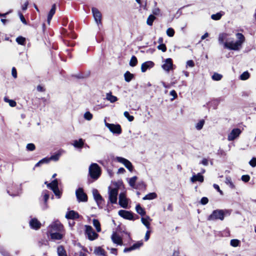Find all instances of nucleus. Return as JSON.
<instances>
[{
  "instance_id": "7ed1b4c3",
  "label": "nucleus",
  "mask_w": 256,
  "mask_h": 256,
  "mask_svg": "<svg viewBox=\"0 0 256 256\" xmlns=\"http://www.w3.org/2000/svg\"><path fill=\"white\" fill-rule=\"evenodd\" d=\"M225 216V213L222 210H214L211 214H210L207 218L208 220H223Z\"/></svg>"
},
{
  "instance_id": "bb28decb",
  "label": "nucleus",
  "mask_w": 256,
  "mask_h": 256,
  "mask_svg": "<svg viewBox=\"0 0 256 256\" xmlns=\"http://www.w3.org/2000/svg\"><path fill=\"white\" fill-rule=\"evenodd\" d=\"M72 145L76 148H82L84 145V140L82 138H80L78 140H74Z\"/></svg>"
},
{
  "instance_id": "39448f33",
  "label": "nucleus",
  "mask_w": 256,
  "mask_h": 256,
  "mask_svg": "<svg viewBox=\"0 0 256 256\" xmlns=\"http://www.w3.org/2000/svg\"><path fill=\"white\" fill-rule=\"evenodd\" d=\"M48 230L49 232H64V226L58 220H56L50 226Z\"/></svg>"
},
{
  "instance_id": "58836bf2",
  "label": "nucleus",
  "mask_w": 256,
  "mask_h": 256,
  "mask_svg": "<svg viewBox=\"0 0 256 256\" xmlns=\"http://www.w3.org/2000/svg\"><path fill=\"white\" fill-rule=\"evenodd\" d=\"M230 245L234 247H237L240 246V240L237 239H232L230 242Z\"/></svg>"
},
{
  "instance_id": "c756f323",
  "label": "nucleus",
  "mask_w": 256,
  "mask_h": 256,
  "mask_svg": "<svg viewBox=\"0 0 256 256\" xmlns=\"http://www.w3.org/2000/svg\"><path fill=\"white\" fill-rule=\"evenodd\" d=\"M122 132L121 126L119 124H113V134H120Z\"/></svg>"
},
{
  "instance_id": "f8f14e48",
  "label": "nucleus",
  "mask_w": 256,
  "mask_h": 256,
  "mask_svg": "<svg viewBox=\"0 0 256 256\" xmlns=\"http://www.w3.org/2000/svg\"><path fill=\"white\" fill-rule=\"evenodd\" d=\"M113 186H114L113 189L116 190L118 193L119 190H120V192H126L124 184L122 180L116 182H113Z\"/></svg>"
},
{
  "instance_id": "9b49d317",
  "label": "nucleus",
  "mask_w": 256,
  "mask_h": 256,
  "mask_svg": "<svg viewBox=\"0 0 256 256\" xmlns=\"http://www.w3.org/2000/svg\"><path fill=\"white\" fill-rule=\"evenodd\" d=\"M118 204L123 208H128V199L126 198V192H120Z\"/></svg>"
},
{
  "instance_id": "4d7b16f0",
  "label": "nucleus",
  "mask_w": 256,
  "mask_h": 256,
  "mask_svg": "<svg viewBox=\"0 0 256 256\" xmlns=\"http://www.w3.org/2000/svg\"><path fill=\"white\" fill-rule=\"evenodd\" d=\"M54 194H55V195L58 196V198H60V196H61V192L60 191L58 188H55V189H54L52 190Z\"/></svg>"
},
{
  "instance_id": "79ce46f5",
  "label": "nucleus",
  "mask_w": 256,
  "mask_h": 256,
  "mask_svg": "<svg viewBox=\"0 0 256 256\" xmlns=\"http://www.w3.org/2000/svg\"><path fill=\"white\" fill-rule=\"evenodd\" d=\"M222 78V76L218 73L215 72L212 76V80H220Z\"/></svg>"
},
{
  "instance_id": "8fccbe9b",
  "label": "nucleus",
  "mask_w": 256,
  "mask_h": 256,
  "mask_svg": "<svg viewBox=\"0 0 256 256\" xmlns=\"http://www.w3.org/2000/svg\"><path fill=\"white\" fill-rule=\"evenodd\" d=\"M118 192L116 190L113 189V204L117 203Z\"/></svg>"
},
{
  "instance_id": "f257e3e1",
  "label": "nucleus",
  "mask_w": 256,
  "mask_h": 256,
  "mask_svg": "<svg viewBox=\"0 0 256 256\" xmlns=\"http://www.w3.org/2000/svg\"><path fill=\"white\" fill-rule=\"evenodd\" d=\"M236 38L238 39L236 42L232 38L228 42H226L224 44V48L230 50H238L242 47V43L245 40V38L243 34L238 32L236 34Z\"/></svg>"
},
{
  "instance_id": "2eb2a0df",
  "label": "nucleus",
  "mask_w": 256,
  "mask_h": 256,
  "mask_svg": "<svg viewBox=\"0 0 256 256\" xmlns=\"http://www.w3.org/2000/svg\"><path fill=\"white\" fill-rule=\"evenodd\" d=\"M144 245V242L142 240L138 241L134 243L132 246L128 248H126L124 250V252H129L136 249H138L140 248Z\"/></svg>"
},
{
  "instance_id": "6e6d98bb",
  "label": "nucleus",
  "mask_w": 256,
  "mask_h": 256,
  "mask_svg": "<svg viewBox=\"0 0 256 256\" xmlns=\"http://www.w3.org/2000/svg\"><path fill=\"white\" fill-rule=\"evenodd\" d=\"M6 102H8L9 104L12 107H14L16 106V104L15 101L12 100H7L6 98H4Z\"/></svg>"
},
{
  "instance_id": "864d4df0",
  "label": "nucleus",
  "mask_w": 256,
  "mask_h": 256,
  "mask_svg": "<svg viewBox=\"0 0 256 256\" xmlns=\"http://www.w3.org/2000/svg\"><path fill=\"white\" fill-rule=\"evenodd\" d=\"M249 164L252 168L256 166V158L253 157L249 162Z\"/></svg>"
},
{
  "instance_id": "aec40b11",
  "label": "nucleus",
  "mask_w": 256,
  "mask_h": 256,
  "mask_svg": "<svg viewBox=\"0 0 256 256\" xmlns=\"http://www.w3.org/2000/svg\"><path fill=\"white\" fill-rule=\"evenodd\" d=\"M49 233L51 238L55 240H61L64 235L63 232H50Z\"/></svg>"
},
{
  "instance_id": "f704fd0d",
  "label": "nucleus",
  "mask_w": 256,
  "mask_h": 256,
  "mask_svg": "<svg viewBox=\"0 0 256 256\" xmlns=\"http://www.w3.org/2000/svg\"><path fill=\"white\" fill-rule=\"evenodd\" d=\"M137 179L138 177L136 176H134L133 177L130 178L128 184L131 187L134 188V186H136V182Z\"/></svg>"
},
{
  "instance_id": "c85d7f7f",
  "label": "nucleus",
  "mask_w": 256,
  "mask_h": 256,
  "mask_svg": "<svg viewBox=\"0 0 256 256\" xmlns=\"http://www.w3.org/2000/svg\"><path fill=\"white\" fill-rule=\"evenodd\" d=\"M124 78L126 82H129L134 78V75L130 73L129 71H126L124 74Z\"/></svg>"
},
{
  "instance_id": "3c124183",
  "label": "nucleus",
  "mask_w": 256,
  "mask_h": 256,
  "mask_svg": "<svg viewBox=\"0 0 256 256\" xmlns=\"http://www.w3.org/2000/svg\"><path fill=\"white\" fill-rule=\"evenodd\" d=\"M26 150L28 151H33L35 150L36 146L34 144H28L26 146Z\"/></svg>"
},
{
  "instance_id": "de8ad7c7",
  "label": "nucleus",
  "mask_w": 256,
  "mask_h": 256,
  "mask_svg": "<svg viewBox=\"0 0 256 256\" xmlns=\"http://www.w3.org/2000/svg\"><path fill=\"white\" fill-rule=\"evenodd\" d=\"M174 30L172 28H170L166 30V34L170 37L173 36L174 34Z\"/></svg>"
},
{
  "instance_id": "c03bdc74",
  "label": "nucleus",
  "mask_w": 256,
  "mask_h": 256,
  "mask_svg": "<svg viewBox=\"0 0 256 256\" xmlns=\"http://www.w3.org/2000/svg\"><path fill=\"white\" fill-rule=\"evenodd\" d=\"M222 16V14L220 13H216V14H213L212 15L211 18L212 20H220Z\"/></svg>"
},
{
  "instance_id": "b1692460",
  "label": "nucleus",
  "mask_w": 256,
  "mask_h": 256,
  "mask_svg": "<svg viewBox=\"0 0 256 256\" xmlns=\"http://www.w3.org/2000/svg\"><path fill=\"white\" fill-rule=\"evenodd\" d=\"M147 185L144 181H140L136 183L135 189L138 190L142 191H145L146 189Z\"/></svg>"
},
{
  "instance_id": "e433bc0d",
  "label": "nucleus",
  "mask_w": 256,
  "mask_h": 256,
  "mask_svg": "<svg viewBox=\"0 0 256 256\" xmlns=\"http://www.w3.org/2000/svg\"><path fill=\"white\" fill-rule=\"evenodd\" d=\"M156 18V16L152 14H150L148 16L146 24L148 25L152 26L153 24L154 21Z\"/></svg>"
},
{
  "instance_id": "f03ea898",
  "label": "nucleus",
  "mask_w": 256,
  "mask_h": 256,
  "mask_svg": "<svg viewBox=\"0 0 256 256\" xmlns=\"http://www.w3.org/2000/svg\"><path fill=\"white\" fill-rule=\"evenodd\" d=\"M102 174L100 166L96 163H92L88 168V176L93 180H97Z\"/></svg>"
},
{
  "instance_id": "473e14b6",
  "label": "nucleus",
  "mask_w": 256,
  "mask_h": 256,
  "mask_svg": "<svg viewBox=\"0 0 256 256\" xmlns=\"http://www.w3.org/2000/svg\"><path fill=\"white\" fill-rule=\"evenodd\" d=\"M157 198V194L156 192H150L146 195L142 199L144 200H152Z\"/></svg>"
},
{
  "instance_id": "6e6552de",
  "label": "nucleus",
  "mask_w": 256,
  "mask_h": 256,
  "mask_svg": "<svg viewBox=\"0 0 256 256\" xmlns=\"http://www.w3.org/2000/svg\"><path fill=\"white\" fill-rule=\"evenodd\" d=\"M76 195L78 202H86L88 201V196L82 188H78L76 191Z\"/></svg>"
},
{
  "instance_id": "dca6fc26",
  "label": "nucleus",
  "mask_w": 256,
  "mask_h": 256,
  "mask_svg": "<svg viewBox=\"0 0 256 256\" xmlns=\"http://www.w3.org/2000/svg\"><path fill=\"white\" fill-rule=\"evenodd\" d=\"M92 10L94 20L98 25L101 23L102 14L96 8H92Z\"/></svg>"
},
{
  "instance_id": "7c9ffc66",
  "label": "nucleus",
  "mask_w": 256,
  "mask_h": 256,
  "mask_svg": "<svg viewBox=\"0 0 256 256\" xmlns=\"http://www.w3.org/2000/svg\"><path fill=\"white\" fill-rule=\"evenodd\" d=\"M57 253L58 256H67L66 252L62 246H60L57 248Z\"/></svg>"
},
{
  "instance_id": "393cba45",
  "label": "nucleus",
  "mask_w": 256,
  "mask_h": 256,
  "mask_svg": "<svg viewBox=\"0 0 256 256\" xmlns=\"http://www.w3.org/2000/svg\"><path fill=\"white\" fill-rule=\"evenodd\" d=\"M56 4H54L52 6L51 10H50V11L49 12L48 14V20H47L48 24H50V20L52 19L53 16L54 14L56 12Z\"/></svg>"
},
{
  "instance_id": "603ef678",
  "label": "nucleus",
  "mask_w": 256,
  "mask_h": 256,
  "mask_svg": "<svg viewBox=\"0 0 256 256\" xmlns=\"http://www.w3.org/2000/svg\"><path fill=\"white\" fill-rule=\"evenodd\" d=\"M158 48L161 50L162 52H166V46L165 44H161L158 46Z\"/></svg>"
},
{
  "instance_id": "09e8293b",
  "label": "nucleus",
  "mask_w": 256,
  "mask_h": 256,
  "mask_svg": "<svg viewBox=\"0 0 256 256\" xmlns=\"http://www.w3.org/2000/svg\"><path fill=\"white\" fill-rule=\"evenodd\" d=\"M141 220L142 223L146 226L148 229L150 228V223L146 218H142Z\"/></svg>"
},
{
  "instance_id": "423d86ee",
  "label": "nucleus",
  "mask_w": 256,
  "mask_h": 256,
  "mask_svg": "<svg viewBox=\"0 0 256 256\" xmlns=\"http://www.w3.org/2000/svg\"><path fill=\"white\" fill-rule=\"evenodd\" d=\"M85 233L86 234L88 238L90 240H96L98 237V234H97L94 230L92 227L90 226H85Z\"/></svg>"
},
{
  "instance_id": "1a4fd4ad",
  "label": "nucleus",
  "mask_w": 256,
  "mask_h": 256,
  "mask_svg": "<svg viewBox=\"0 0 256 256\" xmlns=\"http://www.w3.org/2000/svg\"><path fill=\"white\" fill-rule=\"evenodd\" d=\"M116 159L118 162L122 164L130 172L133 171L134 168L130 161L124 158L118 156H117Z\"/></svg>"
},
{
  "instance_id": "f3484780",
  "label": "nucleus",
  "mask_w": 256,
  "mask_h": 256,
  "mask_svg": "<svg viewBox=\"0 0 256 256\" xmlns=\"http://www.w3.org/2000/svg\"><path fill=\"white\" fill-rule=\"evenodd\" d=\"M229 34L222 32L219 34L218 38V40L220 44H223L224 45V44L226 42H228L230 40L231 38H228Z\"/></svg>"
},
{
  "instance_id": "bf43d9fd",
  "label": "nucleus",
  "mask_w": 256,
  "mask_h": 256,
  "mask_svg": "<svg viewBox=\"0 0 256 256\" xmlns=\"http://www.w3.org/2000/svg\"><path fill=\"white\" fill-rule=\"evenodd\" d=\"M213 186L216 190H217L218 192H219L220 195L224 194L223 192L220 189V186L218 184H214Z\"/></svg>"
},
{
  "instance_id": "a18cd8bd",
  "label": "nucleus",
  "mask_w": 256,
  "mask_h": 256,
  "mask_svg": "<svg viewBox=\"0 0 256 256\" xmlns=\"http://www.w3.org/2000/svg\"><path fill=\"white\" fill-rule=\"evenodd\" d=\"M16 42L20 44L24 45L26 39L22 36H18L16 38Z\"/></svg>"
},
{
  "instance_id": "4468645a",
  "label": "nucleus",
  "mask_w": 256,
  "mask_h": 256,
  "mask_svg": "<svg viewBox=\"0 0 256 256\" xmlns=\"http://www.w3.org/2000/svg\"><path fill=\"white\" fill-rule=\"evenodd\" d=\"M242 131L238 128H234L228 134V140L232 141L238 138L241 134Z\"/></svg>"
},
{
  "instance_id": "774afa93",
  "label": "nucleus",
  "mask_w": 256,
  "mask_h": 256,
  "mask_svg": "<svg viewBox=\"0 0 256 256\" xmlns=\"http://www.w3.org/2000/svg\"><path fill=\"white\" fill-rule=\"evenodd\" d=\"M106 98L107 100L110 101V102H112V94L111 92L106 94Z\"/></svg>"
},
{
  "instance_id": "2f4dec72",
  "label": "nucleus",
  "mask_w": 256,
  "mask_h": 256,
  "mask_svg": "<svg viewBox=\"0 0 256 256\" xmlns=\"http://www.w3.org/2000/svg\"><path fill=\"white\" fill-rule=\"evenodd\" d=\"M136 212L141 216H144L146 214L144 208H142L140 204H138L136 206Z\"/></svg>"
},
{
  "instance_id": "338daca9",
  "label": "nucleus",
  "mask_w": 256,
  "mask_h": 256,
  "mask_svg": "<svg viewBox=\"0 0 256 256\" xmlns=\"http://www.w3.org/2000/svg\"><path fill=\"white\" fill-rule=\"evenodd\" d=\"M12 76L16 78H17V72L16 70L14 67H13L12 70Z\"/></svg>"
},
{
  "instance_id": "20e7f679",
  "label": "nucleus",
  "mask_w": 256,
  "mask_h": 256,
  "mask_svg": "<svg viewBox=\"0 0 256 256\" xmlns=\"http://www.w3.org/2000/svg\"><path fill=\"white\" fill-rule=\"evenodd\" d=\"M118 214L119 216L126 220H134L138 218V216L137 215H136V218H134V213L130 211L120 210L118 211Z\"/></svg>"
},
{
  "instance_id": "4be33fe9",
  "label": "nucleus",
  "mask_w": 256,
  "mask_h": 256,
  "mask_svg": "<svg viewBox=\"0 0 256 256\" xmlns=\"http://www.w3.org/2000/svg\"><path fill=\"white\" fill-rule=\"evenodd\" d=\"M190 180L192 182H194L197 181L202 182L204 181V178L201 174L198 173L196 175L193 176L191 178Z\"/></svg>"
},
{
  "instance_id": "cd10ccee",
  "label": "nucleus",
  "mask_w": 256,
  "mask_h": 256,
  "mask_svg": "<svg viewBox=\"0 0 256 256\" xmlns=\"http://www.w3.org/2000/svg\"><path fill=\"white\" fill-rule=\"evenodd\" d=\"M44 184L47 185L48 188L52 190L58 188V182L57 180H52L50 183H48L47 182H46Z\"/></svg>"
},
{
  "instance_id": "412c9836",
  "label": "nucleus",
  "mask_w": 256,
  "mask_h": 256,
  "mask_svg": "<svg viewBox=\"0 0 256 256\" xmlns=\"http://www.w3.org/2000/svg\"><path fill=\"white\" fill-rule=\"evenodd\" d=\"M66 218L67 219L74 220L78 218H79V214L78 212L74 210H70L66 212Z\"/></svg>"
},
{
  "instance_id": "49530a36",
  "label": "nucleus",
  "mask_w": 256,
  "mask_h": 256,
  "mask_svg": "<svg viewBox=\"0 0 256 256\" xmlns=\"http://www.w3.org/2000/svg\"><path fill=\"white\" fill-rule=\"evenodd\" d=\"M204 124V120H200L196 124V129L198 130H201Z\"/></svg>"
},
{
  "instance_id": "a19ab883",
  "label": "nucleus",
  "mask_w": 256,
  "mask_h": 256,
  "mask_svg": "<svg viewBox=\"0 0 256 256\" xmlns=\"http://www.w3.org/2000/svg\"><path fill=\"white\" fill-rule=\"evenodd\" d=\"M124 115L129 122H132L134 120V116H133L130 115L128 112H124Z\"/></svg>"
},
{
  "instance_id": "37998d69",
  "label": "nucleus",
  "mask_w": 256,
  "mask_h": 256,
  "mask_svg": "<svg viewBox=\"0 0 256 256\" xmlns=\"http://www.w3.org/2000/svg\"><path fill=\"white\" fill-rule=\"evenodd\" d=\"M92 114L89 112H86L84 115V118L87 120H90L92 118Z\"/></svg>"
},
{
  "instance_id": "13d9d810",
  "label": "nucleus",
  "mask_w": 256,
  "mask_h": 256,
  "mask_svg": "<svg viewBox=\"0 0 256 256\" xmlns=\"http://www.w3.org/2000/svg\"><path fill=\"white\" fill-rule=\"evenodd\" d=\"M208 202V199L206 197H202L200 200V204L202 205L207 204Z\"/></svg>"
},
{
  "instance_id": "5701e85b",
  "label": "nucleus",
  "mask_w": 256,
  "mask_h": 256,
  "mask_svg": "<svg viewBox=\"0 0 256 256\" xmlns=\"http://www.w3.org/2000/svg\"><path fill=\"white\" fill-rule=\"evenodd\" d=\"M113 242L120 246L123 244L122 237L115 232H113Z\"/></svg>"
},
{
  "instance_id": "c9c22d12",
  "label": "nucleus",
  "mask_w": 256,
  "mask_h": 256,
  "mask_svg": "<svg viewBox=\"0 0 256 256\" xmlns=\"http://www.w3.org/2000/svg\"><path fill=\"white\" fill-rule=\"evenodd\" d=\"M138 62L136 57L134 56H132L130 58L129 64L130 66L134 67L137 65Z\"/></svg>"
},
{
  "instance_id": "052dcab7",
  "label": "nucleus",
  "mask_w": 256,
  "mask_h": 256,
  "mask_svg": "<svg viewBox=\"0 0 256 256\" xmlns=\"http://www.w3.org/2000/svg\"><path fill=\"white\" fill-rule=\"evenodd\" d=\"M194 66V62L192 60H188L186 62V67L192 68Z\"/></svg>"
},
{
  "instance_id": "0e129e2a",
  "label": "nucleus",
  "mask_w": 256,
  "mask_h": 256,
  "mask_svg": "<svg viewBox=\"0 0 256 256\" xmlns=\"http://www.w3.org/2000/svg\"><path fill=\"white\" fill-rule=\"evenodd\" d=\"M226 183L227 184H229L230 185V186L232 188H235V186L234 184V183L232 182L230 178H226Z\"/></svg>"
},
{
  "instance_id": "5fc2aeb1",
  "label": "nucleus",
  "mask_w": 256,
  "mask_h": 256,
  "mask_svg": "<svg viewBox=\"0 0 256 256\" xmlns=\"http://www.w3.org/2000/svg\"><path fill=\"white\" fill-rule=\"evenodd\" d=\"M241 179L244 182H247L250 180V176L248 174L243 175Z\"/></svg>"
},
{
  "instance_id": "a211bd4d",
  "label": "nucleus",
  "mask_w": 256,
  "mask_h": 256,
  "mask_svg": "<svg viewBox=\"0 0 256 256\" xmlns=\"http://www.w3.org/2000/svg\"><path fill=\"white\" fill-rule=\"evenodd\" d=\"M154 64L152 61H147L142 64L141 66V71L142 72H146L148 69L153 68Z\"/></svg>"
},
{
  "instance_id": "0eeeda50",
  "label": "nucleus",
  "mask_w": 256,
  "mask_h": 256,
  "mask_svg": "<svg viewBox=\"0 0 256 256\" xmlns=\"http://www.w3.org/2000/svg\"><path fill=\"white\" fill-rule=\"evenodd\" d=\"M92 193L94 198L98 206L100 208H102L104 202V200L102 196L99 194L98 190L94 188L92 190Z\"/></svg>"
},
{
  "instance_id": "69168bd1",
  "label": "nucleus",
  "mask_w": 256,
  "mask_h": 256,
  "mask_svg": "<svg viewBox=\"0 0 256 256\" xmlns=\"http://www.w3.org/2000/svg\"><path fill=\"white\" fill-rule=\"evenodd\" d=\"M0 252L4 256H10V254L7 251L2 248L0 249Z\"/></svg>"
},
{
  "instance_id": "e2e57ef3",
  "label": "nucleus",
  "mask_w": 256,
  "mask_h": 256,
  "mask_svg": "<svg viewBox=\"0 0 256 256\" xmlns=\"http://www.w3.org/2000/svg\"><path fill=\"white\" fill-rule=\"evenodd\" d=\"M170 95L173 96L172 100H174L178 98V94L174 90H172L170 92Z\"/></svg>"
},
{
  "instance_id": "6ab92c4d",
  "label": "nucleus",
  "mask_w": 256,
  "mask_h": 256,
  "mask_svg": "<svg viewBox=\"0 0 256 256\" xmlns=\"http://www.w3.org/2000/svg\"><path fill=\"white\" fill-rule=\"evenodd\" d=\"M29 223L30 228L34 230L39 229L41 226V223L36 218H32Z\"/></svg>"
},
{
  "instance_id": "a878e982",
  "label": "nucleus",
  "mask_w": 256,
  "mask_h": 256,
  "mask_svg": "<svg viewBox=\"0 0 256 256\" xmlns=\"http://www.w3.org/2000/svg\"><path fill=\"white\" fill-rule=\"evenodd\" d=\"M94 254L97 256H106V252L100 246L95 248Z\"/></svg>"
},
{
  "instance_id": "ddd939ff",
  "label": "nucleus",
  "mask_w": 256,
  "mask_h": 256,
  "mask_svg": "<svg viewBox=\"0 0 256 256\" xmlns=\"http://www.w3.org/2000/svg\"><path fill=\"white\" fill-rule=\"evenodd\" d=\"M174 64L171 58L166 59L164 63L162 65V68L166 72H170L174 70Z\"/></svg>"
},
{
  "instance_id": "ea45409f",
  "label": "nucleus",
  "mask_w": 256,
  "mask_h": 256,
  "mask_svg": "<svg viewBox=\"0 0 256 256\" xmlns=\"http://www.w3.org/2000/svg\"><path fill=\"white\" fill-rule=\"evenodd\" d=\"M250 77V74L248 72H244L240 76V78L242 80H246Z\"/></svg>"
},
{
  "instance_id": "4c0bfd02",
  "label": "nucleus",
  "mask_w": 256,
  "mask_h": 256,
  "mask_svg": "<svg viewBox=\"0 0 256 256\" xmlns=\"http://www.w3.org/2000/svg\"><path fill=\"white\" fill-rule=\"evenodd\" d=\"M108 206L110 204H112V188L111 186H108Z\"/></svg>"
},
{
  "instance_id": "9d476101",
  "label": "nucleus",
  "mask_w": 256,
  "mask_h": 256,
  "mask_svg": "<svg viewBox=\"0 0 256 256\" xmlns=\"http://www.w3.org/2000/svg\"><path fill=\"white\" fill-rule=\"evenodd\" d=\"M50 192L47 190H43L42 193L41 198L44 201V202L42 204L41 207L43 210H46L48 208L47 202L50 198Z\"/></svg>"
},
{
  "instance_id": "680f3d73",
  "label": "nucleus",
  "mask_w": 256,
  "mask_h": 256,
  "mask_svg": "<svg viewBox=\"0 0 256 256\" xmlns=\"http://www.w3.org/2000/svg\"><path fill=\"white\" fill-rule=\"evenodd\" d=\"M60 155V154H58L55 155L51 156V157L49 158L50 159V160H54L56 161L59 159Z\"/></svg>"
},
{
  "instance_id": "72a5a7b5",
  "label": "nucleus",
  "mask_w": 256,
  "mask_h": 256,
  "mask_svg": "<svg viewBox=\"0 0 256 256\" xmlns=\"http://www.w3.org/2000/svg\"><path fill=\"white\" fill-rule=\"evenodd\" d=\"M92 224L96 228L97 232H100L101 231L100 224L99 221L98 220L94 219L92 220Z\"/></svg>"
}]
</instances>
